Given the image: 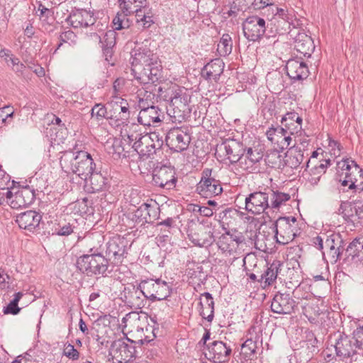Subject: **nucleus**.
<instances>
[{
  "label": "nucleus",
  "instance_id": "obj_1",
  "mask_svg": "<svg viewBox=\"0 0 363 363\" xmlns=\"http://www.w3.org/2000/svg\"><path fill=\"white\" fill-rule=\"evenodd\" d=\"M150 39L141 43L136 41L130 52L135 79L144 85L159 82L162 78L161 62L158 55L150 50Z\"/></svg>",
  "mask_w": 363,
  "mask_h": 363
},
{
  "label": "nucleus",
  "instance_id": "obj_2",
  "mask_svg": "<svg viewBox=\"0 0 363 363\" xmlns=\"http://www.w3.org/2000/svg\"><path fill=\"white\" fill-rule=\"evenodd\" d=\"M60 153V164L62 169L67 174H77L87 184L89 175L98 167L91 155L86 151L72 150Z\"/></svg>",
  "mask_w": 363,
  "mask_h": 363
},
{
  "label": "nucleus",
  "instance_id": "obj_3",
  "mask_svg": "<svg viewBox=\"0 0 363 363\" xmlns=\"http://www.w3.org/2000/svg\"><path fill=\"white\" fill-rule=\"evenodd\" d=\"M77 268L88 277L102 276L106 277L110 263L104 256L101 254H84L77 259Z\"/></svg>",
  "mask_w": 363,
  "mask_h": 363
},
{
  "label": "nucleus",
  "instance_id": "obj_4",
  "mask_svg": "<svg viewBox=\"0 0 363 363\" xmlns=\"http://www.w3.org/2000/svg\"><path fill=\"white\" fill-rule=\"evenodd\" d=\"M143 340L135 342L128 337L113 341L111 346L110 354L114 363H130L138 357Z\"/></svg>",
  "mask_w": 363,
  "mask_h": 363
},
{
  "label": "nucleus",
  "instance_id": "obj_5",
  "mask_svg": "<svg viewBox=\"0 0 363 363\" xmlns=\"http://www.w3.org/2000/svg\"><path fill=\"white\" fill-rule=\"evenodd\" d=\"M274 16L267 24L268 28L267 38L276 37L277 35L289 33L291 26L293 24L294 16L289 13L286 8L274 6L272 9Z\"/></svg>",
  "mask_w": 363,
  "mask_h": 363
},
{
  "label": "nucleus",
  "instance_id": "obj_6",
  "mask_svg": "<svg viewBox=\"0 0 363 363\" xmlns=\"http://www.w3.org/2000/svg\"><path fill=\"white\" fill-rule=\"evenodd\" d=\"M338 167L342 169L340 177L344 175V179H340L342 185H349L350 189H355L361 194L363 190V171L359 165L350 159L342 160L337 163Z\"/></svg>",
  "mask_w": 363,
  "mask_h": 363
},
{
  "label": "nucleus",
  "instance_id": "obj_7",
  "mask_svg": "<svg viewBox=\"0 0 363 363\" xmlns=\"http://www.w3.org/2000/svg\"><path fill=\"white\" fill-rule=\"evenodd\" d=\"M172 285V283L162 279H147L140 282V287L143 290L145 296L152 302L165 300L170 296Z\"/></svg>",
  "mask_w": 363,
  "mask_h": 363
},
{
  "label": "nucleus",
  "instance_id": "obj_8",
  "mask_svg": "<svg viewBox=\"0 0 363 363\" xmlns=\"http://www.w3.org/2000/svg\"><path fill=\"white\" fill-rule=\"evenodd\" d=\"M187 235L189 240L199 247L211 246L215 241L213 229L208 223L191 221Z\"/></svg>",
  "mask_w": 363,
  "mask_h": 363
},
{
  "label": "nucleus",
  "instance_id": "obj_9",
  "mask_svg": "<svg viewBox=\"0 0 363 363\" xmlns=\"http://www.w3.org/2000/svg\"><path fill=\"white\" fill-rule=\"evenodd\" d=\"M196 191L204 198L216 196L223 192L220 182L216 179V173L211 168H205L201 172V177L196 185Z\"/></svg>",
  "mask_w": 363,
  "mask_h": 363
},
{
  "label": "nucleus",
  "instance_id": "obj_10",
  "mask_svg": "<svg viewBox=\"0 0 363 363\" xmlns=\"http://www.w3.org/2000/svg\"><path fill=\"white\" fill-rule=\"evenodd\" d=\"M268 189L267 187L248 194L245 199V210L253 215L267 213V211L271 209Z\"/></svg>",
  "mask_w": 363,
  "mask_h": 363
},
{
  "label": "nucleus",
  "instance_id": "obj_11",
  "mask_svg": "<svg viewBox=\"0 0 363 363\" xmlns=\"http://www.w3.org/2000/svg\"><path fill=\"white\" fill-rule=\"evenodd\" d=\"M294 350L298 362H308L319 351L318 340L314 333L311 330H306L305 340L300 341L298 347Z\"/></svg>",
  "mask_w": 363,
  "mask_h": 363
},
{
  "label": "nucleus",
  "instance_id": "obj_12",
  "mask_svg": "<svg viewBox=\"0 0 363 363\" xmlns=\"http://www.w3.org/2000/svg\"><path fill=\"white\" fill-rule=\"evenodd\" d=\"M152 184L158 187L170 190L176 186L177 178L175 169L171 166L157 165L152 170Z\"/></svg>",
  "mask_w": 363,
  "mask_h": 363
},
{
  "label": "nucleus",
  "instance_id": "obj_13",
  "mask_svg": "<svg viewBox=\"0 0 363 363\" xmlns=\"http://www.w3.org/2000/svg\"><path fill=\"white\" fill-rule=\"evenodd\" d=\"M104 252L110 264L118 265L122 263L127 254L125 240L119 235L113 237L106 243Z\"/></svg>",
  "mask_w": 363,
  "mask_h": 363
},
{
  "label": "nucleus",
  "instance_id": "obj_14",
  "mask_svg": "<svg viewBox=\"0 0 363 363\" xmlns=\"http://www.w3.org/2000/svg\"><path fill=\"white\" fill-rule=\"evenodd\" d=\"M242 30L245 37L249 41L255 42L264 35L267 37L268 28L265 20L258 16L247 17L242 23Z\"/></svg>",
  "mask_w": 363,
  "mask_h": 363
},
{
  "label": "nucleus",
  "instance_id": "obj_15",
  "mask_svg": "<svg viewBox=\"0 0 363 363\" xmlns=\"http://www.w3.org/2000/svg\"><path fill=\"white\" fill-rule=\"evenodd\" d=\"M296 301L289 293L277 292L271 301V311L279 315H290L295 312Z\"/></svg>",
  "mask_w": 363,
  "mask_h": 363
},
{
  "label": "nucleus",
  "instance_id": "obj_16",
  "mask_svg": "<svg viewBox=\"0 0 363 363\" xmlns=\"http://www.w3.org/2000/svg\"><path fill=\"white\" fill-rule=\"evenodd\" d=\"M123 301L133 309H142L146 303L147 300L143 290L140 287V283L135 286L129 284L125 286L123 291Z\"/></svg>",
  "mask_w": 363,
  "mask_h": 363
},
{
  "label": "nucleus",
  "instance_id": "obj_17",
  "mask_svg": "<svg viewBox=\"0 0 363 363\" xmlns=\"http://www.w3.org/2000/svg\"><path fill=\"white\" fill-rule=\"evenodd\" d=\"M217 152H222L230 163L238 162L245 153L242 143L235 139H227L218 145Z\"/></svg>",
  "mask_w": 363,
  "mask_h": 363
},
{
  "label": "nucleus",
  "instance_id": "obj_18",
  "mask_svg": "<svg viewBox=\"0 0 363 363\" xmlns=\"http://www.w3.org/2000/svg\"><path fill=\"white\" fill-rule=\"evenodd\" d=\"M191 138L180 128L171 129L165 136L167 145L174 152H181L189 147Z\"/></svg>",
  "mask_w": 363,
  "mask_h": 363
},
{
  "label": "nucleus",
  "instance_id": "obj_19",
  "mask_svg": "<svg viewBox=\"0 0 363 363\" xmlns=\"http://www.w3.org/2000/svg\"><path fill=\"white\" fill-rule=\"evenodd\" d=\"M289 35L294 40L295 49L304 57H310L315 50L312 38L300 30H289Z\"/></svg>",
  "mask_w": 363,
  "mask_h": 363
},
{
  "label": "nucleus",
  "instance_id": "obj_20",
  "mask_svg": "<svg viewBox=\"0 0 363 363\" xmlns=\"http://www.w3.org/2000/svg\"><path fill=\"white\" fill-rule=\"evenodd\" d=\"M274 228L277 242L280 244H287L296 236L295 226L288 223V220L284 218H279L274 223Z\"/></svg>",
  "mask_w": 363,
  "mask_h": 363
},
{
  "label": "nucleus",
  "instance_id": "obj_21",
  "mask_svg": "<svg viewBox=\"0 0 363 363\" xmlns=\"http://www.w3.org/2000/svg\"><path fill=\"white\" fill-rule=\"evenodd\" d=\"M286 69L287 75L293 82L303 81L309 75L308 65L298 57L289 59L286 62Z\"/></svg>",
  "mask_w": 363,
  "mask_h": 363
},
{
  "label": "nucleus",
  "instance_id": "obj_22",
  "mask_svg": "<svg viewBox=\"0 0 363 363\" xmlns=\"http://www.w3.org/2000/svg\"><path fill=\"white\" fill-rule=\"evenodd\" d=\"M354 342L353 336L349 337L345 334L339 333L334 345L337 356L349 358L356 354H360Z\"/></svg>",
  "mask_w": 363,
  "mask_h": 363
},
{
  "label": "nucleus",
  "instance_id": "obj_23",
  "mask_svg": "<svg viewBox=\"0 0 363 363\" xmlns=\"http://www.w3.org/2000/svg\"><path fill=\"white\" fill-rule=\"evenodd\" d=\"M110 105L113 110L108 118L118 122L117 125L127 124L130 118L129 105L126 100L116 97L115 101H111Z\"/></svg>",
  "mask_w": 363,
  "mask_h": 363
},
{
  "label": "nucleus",
  "instance_id": "obj_24",
  "mask_svg": "<svg viewBox=\"0 0 363 363\" xmlns=\"http://www.w3.org/2000/svg\"><path fill=\"white\" fill-rule=\"evenodd\" d=\"M164 118V113L157 106H151L140 110L138 121L144 126L156 125Z\"/></svg>",
  "mask_w": 363,
  "mask_h": 363
},
{
  "label": "nucleus",
  "instance_id": "obj_25",
  "mask_svg": "<svg viewBox=\"0 0 363 363\" xmlns=\"http://www.w3.org/2000/svg\"><path fill=\"white\" fill-rule=\"evenodd\" d=\"M209 354V359H212L214 362L222 363L228 359L231 354V348L228 347L222 341H213L207 345Z\"/></svg>",
  "mask_w": 363,
  "mask_h": 363
},
{
  "label": "nucleus",
  "instance_id": "obj_26",
  "mask_svg": "<svg viewBox=\"0 0 363 363\" xmlns=\"http://www.w3.org/2000/svg\"><path fill=\"white\" fill-rule=\"evenodd\" d=\"M67 21L75 28L94 26L96 23L93 13L84 9L77 10L71 13L68 16Z\"/></svg>",
  "mask_w": 363,
  "mask_h": 363
},
{
  "label": "nucleus",
  "instance_id": "obj_27",
  "mask_svg": "<svg viewBox=\"0 0 363 363\" xmlns=\"http://www.w3.org/2000/svg\"><path fill=\"white\" fill-rule=\"evenodd\" d=\"M35 199V190L29 186L23 187L14 194V199L10 201L12 208L26 207L33 203Z\"/></svg>",
  "mask_w": 363,
  "mask_h": 363
},
{
  "label": "nucleus",
  "instance_id": "obj_28",
  "mask_svg": "<svg viewBox=\"0 0 363 363\" xmlns=\"http://www.w3.org/2000/svg\"><path fill=\"white\" fill-rule=\"evenodd\" d=\"M42 216L35 211H27L17 216L16 222L18 226L25 230L33 231L39 226Z\"/></svg>",
  "mask_w": 363,
  "mask_h": 363
},
{
  "label": "nucleus",
  "instance_id": "obj_29",
  "mask_svg": "<svg viewBox=\"0 0 363 363\" xmlns=\"http://www.w3.org/2000/svg\"><path fill=\"white\" fill-rule=\"evenodd\" d=\"M243 240L242 235H237L227 231L219 237L217 245L222 252L231 253L236 250Z\"/></svg>",
  "mask_w": 363,
  "mask_h": 363
},
{
  "label": "nucleus",
  "instance_id": "obj_30",
  "mask_svg": "<svg viewBox=\"0 0 363 363\" xmlns=\"http://www.w3.org/2000/svg\"><path fill=\"white\" fill-rule=\"evenodd\" d=\"M225 64L220 58L211 60L201 69V76L206 80L213 79L217 82L223 72Z\"/></svg>",
  "mask_w": 363,
  "mask_h": 363
},
{
  "label": "nucleus",
  "instance_id": "obj_31",
  "mask_svg": "<svg viewBox=\"0 0 363 363\" xmlns=\"http://www.w3.org/2000/svg\"><path fill=\"white\" fill-rule=\"evenodd\" d=\"M199 314L206 319L208 322H211L214 318V301L212 295L209 292H204L200 295Z\"/></svg>",
  "mask_w": 363,
  "mask_h": 363
},
{
  "label": "nucleus",
  "instance_id": "obj_32",
  "mask_svg": "<svg viewBox=\"0 0 363 363\" xmlns=\"http://www.w3.org/2000/svg\"><path fill=\"white\" fill-rule=\"evenodd\" d=\"M302 118L294 111L286 113L281 118V123L287 129L290 135L298 133L302 129Z\"/></svg>",
  "mask_w": 363,
  "mask_h": 363
},
{
  "label": "nucleus",
  "instance_id": "obj_33",
  "mask_svg": "<svg viewBox=\"0 0 363 363\" xmlns=\"http://www.w3.org/2000/svg\"><path fill=\"white\" fill-rule=\"evenodd\" d=\"M346 254L352 262L363 264V237L354 238L347 246Z\"/></svg>",
  "mask_w": 363,
  "mask_h": 363
},
{
  "label": "nucleus",
  "instance_id": "obj_34",
  "mask_svg": "<svg viewBox=\"0 0 363 363\" xmlns=\"http://www.w3.org/2000/svg\"><path fill=\"white\" fill-rule=\"evenodd\" d=\"M190 96L186 94V90L180 87V91H177L174 95V99L170 104V106L173 108L174 113H185L189 111V104L190 102Z\"/></svg>",
  "mask_w": 363,
  "mask_h": 363
},
{
  "label": "nucleus",
  "instance_id": "obj_35",
  "mask_svg": "<svg viewBox=\"0 0 363 363\" xmlns=\"http://www.w3.org/2000/svg\"><path fill=\"white\" fill-rule=\"evenodd\" d=\"M88 179L91 193L102 191L107 189L108 179L102 174L99 167L89 175Z\"/></svg>",
  "mask_w": 363,
  "mask_h": 363
},
{
  "label": "nucleus",
  "instance_id": "obj_36",
  "mask_svg": "<svg viewBox=\"0 0 363 363\" xmlns=\"http://www.w3.org/2000/svg\"><path fill=\"white\" fill-rule=\"evenodd\" d=\"M139 139V141L132 145V148L138 152L141 159L145 160L156 155L152 152L154 149L151 145L152 141L148 138L147 134L143 135Z\"/></svg>",
  "mask_w": 363,
  "mask_h": 363
},
{
  "label": "nucleus",
  "instance_id": "obj_37",
  "mask_svg": "<svg viewBox=\"0 0 363 363\" xmlns=\"http://www.w3.org/2000/svg\"><path fill=\"white\" fill-rule=\"evenodd\" d=\"M84 242L87 249L86 254L104 255L105 246H104V238L103 235L96 233L87 236L85 238Z\"/></svg>",
  "mask_w": 363,
  "mask_h": 363
},
{
  "label": "nucleus",
  "instance_id": "obj_38",
  "mask_svg": "<svg viewBox=\"0 0 363 363\" xmlns=\"http://www.w3.org/2000/svg\"><path fill=\"white\" fill-rule=\"evenodd\" d=\"M304 160L303 152L298 146L294 145L289 148L286 153L285 164L291 169L300 167Z\"/></svg>",
  "mask_w": 363,
  "mask_h": 363
},
{
  "label": "nucleus",
  "instance_id": "obj_39",
  "mask_svg": "<svg viewBox=\"0 0 363 363\" xmlns=\"http://www.w3.org/2000/svg\"><path fill=\"white\" fill-rule=\"evenodd\" d=\"M338 211L347 223H352L354 227H357L358 224H362L360 219H357V215H356V211L352 201L342 202Z\"/></svg>",
  "mask_w": 363,
  "mask_h": 363
},
{
  "label": "nucleus",
  "instance_id": "obj_40",
  "mask_svg": "<svg viewBox=\"0 0 363 363\" xmlns=\"http://www.w3.org/2000/svg\"><path fill=\"white\" fill-rule=\"evenodd\" d=\"M269 193L270 206L272 210H278L279 208L285 205L286 203L291 199L289 194L281 192L279 190H274L269 187L267 190Z\"/></svg>",
  "mask_w": 363,
  "mask_h": 363
},
{
  "label": "nucleus",
  "instance_id": "obj_41",
  "mask_svg": "<svg viewBox=\"0 0 363 363\" xmlns=\"http://www.w3.org/2000/svg\"><path fill=\"white\" fill-rule=\"evenodd\" d=\"M282 264L279 260H274L261 276V279L264 280L265 286H270L276 280L279 268Z\"/></svg>",
  "mask_w": 363,
  "mask_h": 363
},
{
  "label": "nucleus",
  "instance_id": "obj_42",
  "mask_svg": "<svg viewBox=\"0 0 363 363\" xmlns=\"http://www.w3.org/2000/svg\"><path fill=\"white\" fill-rule=\"evenodd\" d=\"M157 96L160 100L167 101L171 104L174 99V95L177 91H180V86L177 84H171L166 86H160L157 87Z\"/></svg>",
  "mask_w": 363,
  "mask_h": 363
},
{
  "label": "nucleus",
  "instance_id": "obj_43",
  "mask_svg": "<svg viewBox=\"0 0 363 363\" xmlns=\"http://www.w3.org/2000/svg\"><path fill=\"white\" fill-rule=\"evenodd\" d=\"M240 217L238 210L233 208H227L219 213L218 218L223 226L233 225L236 220Z\"/></svg>",
  "mask_w": 363,
  "mask_h": 363
},
{
  "label": "nucleus",
  "instance_id": "obj_44",
  "mask_svg": "<svg viewBox=\"0 0 363 363\" xmlns=\"http://www.w3.org/2000/svg\"><path fill=\"white\" fill-rule=\"evenodd\" d=\"M118 2L121 11L133 13L137 8H145L147 0H119Z\"/></svg>",
  "mask_w": 363,
  "mask_h": 363
},
{
  "label": "nucleus",
  "instance_id": "obj_45",
  "mask_svg": "<svg viewBox=\"0 0 363 363\" xmlns=\"http://www.w3.org/2000/svg\"><path fill=\"white\" fill-rule=\"evenodd\" d=\"M233 43L229 34H223L218 45L217 51L220 56H227L232 52Z\"/></svg>",
  "mask_w": 363,
  "mask_h": 363
},
{
  "label": "nucleus",
  "instance_id": "obj_46",
  "mask_svg": "<svg viewBox=\"0 0 363 363\" xmlns=\"http://www.w3.org/2000/svg\"><path fill=\"white\" fill-rule=\"evenodd\" d=\"M74 226L66 220H60L54 228L53 234L59 236H68L74 232Z\"/></svg>",
  "mask_w": 363,
  "mask_h": 363
},
{
  "label": "nucleus",
  "instance_id": "obj_47",
  "mask_svg": "<svg viewBox=\"0 0 363 363\" xmlns=\"http://www.w3.org/2000/svg\"><path fill=\"white\" fill-rule=\"evenodd\" d=\"M289 133L284 127L277 126L276 128L271 127L267 131L266 135L268 140L276 143V140H282L286 134Z\"/></svg>",
  "mask_w": 363,
  "mask_h": 363
},
{
  "label": "nucleus",
  "instance_id": "obj_48",
  "mask_svg": "<svg viewBox=\"0 0 363 363\" xmlns=\"http://www.w3.org/2000/svg\"><path fill=\"white\" fill-rule=\"evenodd\" d=\"M111 112H112V110L108 112L104 105L96 104L91 108V116H95L98 121H101L104 118L110 120L108 116H110Z\"/></svg>",
  "mask_w": 363,
  "mask_h": 363
},
{
  "label": "nucleus",
  "instance_id": "obj_49",
  "mask_svg": "<svg viewBox=\"0 0 363 363\" xmlns=\"http://www.w3.org/2000/svg\"><path fill=\"white\" fill-rule=\"evenodd\" d=\"M148 138L152 141L151 145L152 146L155 152L156 155L161 152V149L164 144L163 137L160 136L158 133L152 132L147 134Z\"/></svg>",
  "mask_w": 363,
  "mask_h": 363
},
{
  "label": "nucleus",
  "instance_id": "obj_50",
  "mask_svg": "<svg viewBox=\"0 0 363 363\" xmlns=\"http://www.w3.org/2000/svg\"><path fill=\"white\" fill-rule=\"evenodd\" d=\"M152 208L150 204L143 203L135 211L134 216L135 218L145 220L147 222V216H150V210Z\"/></svg>",
  "mask_w": 363,
  "mask_h": 363
},
{
  "label": "nucleus",
  "instance_id": "obj_51",
  "mask_svg": "<svg viewBox=\"0 0 363 363\" xmlns=\"http://www.w3.org/2000/svg\"><path fill=\"white\" fill-rule=\"evenodd\" d=\"M257 343L251 338L247 339L242 345V352L246 357L250 358L252 355L256 353Z\"/></svg>",
  "mask_w": 363,
  "mask_h": 363
},
{
  "label": "nucleus",
  "instance_id": "obj_52",
  "mask_svg": "<svg viewBox=\"0 0 363 363\" xmlns=\"http://www.w3.org/2000/svg\"><path fill=\"white\" fill-rule=\"evenodd\" d=\"M138 128H139L138 125L133 124L132 128L133 130L131 131L130 129L127 133V140L124 139V142L128 143L129 146H132L134 143L139 141L140 137L143 136V135L138 131Z\"/></svg>",
  "mask_w": 363,
  "mask_h": 363
},
{
  "label": "nucleus",
  "instance_id": "obj_53",
  "mask_svg": "<svg viewBox=\"0 0 363 363\" xmlns=\"http://www.w3.org/2000/svg\"><path fill=\"white\" fill-rule=\"evenodd\" d=\"M352 336L358 352L363 355V330L357 328L353 331Z\"/></svg>",
  "mask_w": 363,
  "mask_h": 363
},
{
  "label": "nucleus",
  "instance_id": "obj_54",
  "mask_svg": "<svg viewBox=\"0 0 363 363\" xmlns=\"http://www.w3.org/2000/svg\"><path fill=\"white\" fill-rule=\"evenodd\" d=\"M246 157L252 163L255 164L259 162L263 157V154L257 150H254L252 147H249L246 150Z\"/></svg>",
  "mask_w": 363,
  "mask_h": 363
},
{
  "label": "nucleus",
  "instance_id": "obj_55",
  "mask_svg": "<svg viewBox=\"0 0 363 363\" xmlns=\"http://www.w3.org/2000/svg\"><path fill=\"white\" fill-rule=\"evenodd\" d=\"M63 354L73 361L77 360L79 357V352L69 343L65 345Z\"/></svg>",
  "mask_w": 363,
  "mask_h": 363
},
{
  "label": "nucleus",
  "instance_id": "obj_56",
  "mask_svg": "<svg viewBox=\"0 0 363 363\" xmlns=\"http://www.w3.org/2000/svg\"><path fill=\"white\" fill-rule=\"evenodd\" d=\"M147 89H150V91L145 90L142 99L154 104V101L158 99L157 96V86L151 84Z\"/></svg>",
  "mask_w": 363,
  "mask_h": 363
},
{
  "label": "nucleus",
  "instance_id": "obj_57",
  "mask_svg": "<svg viewBox=\"0 0 363 363\" xmlns=\"http://www.w3.org/2000/svg\"><path fill=\"white\" fill-rule=\"evenodd\" d=\"M101 45L106 46L108 48H113L116 45V37L113 30L107 31L101 43Z\"/></svg>",
  "mask_w": 363,
  "mask_h": 363
},
{
  "label": "nucleus",
  "instance_id": "obj_58",
  "mask_svg": "<svg viewBox=\"0 0 363 363\" xmlns=\"http://www.w3.org/2000/svg\"><path fill=\"white\" fill-rule=\"evenodd\" d=\"M361 196H359V199H357L353 200L352 204L354 205V208L356 211V215H357V219L362 220L363 219V193L362 192Z\"/></svg>",
  "mask_w": 363,
  "mask_h": 363
},
{
  "label": "nucleus",
  "instance_id": "obj_59",
  "mask_svg": "<svg viewBox=\"0 0 363 363\" xmlns=\"http://www.w3.org/2000/svg\"><path fill=\"white\" fill-rule=\"evenodd\" d=\"M114 153L117 154L119 157H127L129 156L128 151L125 150L122 140H116L113 144Z\"/></svg>",
  "mask_w": 363,
  "mask_h": 363
},
{
  "label": "nucleus",
  "instance_id": "obj_60",
  "mask_svg": "<svg viewBox=\"0 0 363 363\" xmlns=\"http://www.w3.org/2000/svg\"><path fill=\"white\" fill-rule=\"evenodd\" d=\"M76 35L72 30H67L65 32H62L60 36V43L57 45V49H59L64 43H68L69 41L73 42Z\"/></svg>",
  "mask_w": 363,
  "mask_h": 363
},
{
  "label": "nucleus",
  "instance_id": "obj_61",
  "mask_svg": "<svg viewBox=\"0 0 363 363\" xmlns=\"http://www.w3.org/2000/svg\"><path fill=\"white\" fill-rule=\"evenodd\" d=\"M132 13H126V12H121L118 13L116 16L113 19V28L114 30H122L123 26H121L123 18H124L125 16H128L131 14Z\"/></svg>",
  "mask_w": 363,
  "mask_h": 363
},
{
  "label": "nucleus",
  "instance_id": "obj_62",
  "mask_svg": "<svg viewBox=\"0 0 363 363\" xmlns=\"http://www.w3.org/2000/svg\"><path fill=\"white\" fill-rule=\"evenodd\" d=\"M330 160H323L322 161V162L318 164V165H315L313 167H312L311 169H310V172H312L313 174H316V172L318 174H321V173H325V169L326 168L328 167V166H330Z\"/></svg>",
  "mask_w": 363,
  "mask_h": 363
},
{
  "label": "nucleus",
  "instance_id": "obj_63",
  "mask_svg": "<svg viewBox=\"0 0 363 363\" xmlns=\"http://www.w3.org/2000/svg\"><path fill=\"white\" fill-rule=\"evenodd\" d=\"M21 311V308L16 304V301H11L10 303L4 308V314L16 315Z\"/></svg>",
  "mask_w": 363,
  "mask_h": 363
},
{
  "label": "nucleus",
  "instance_id": "obj_64",
  "mask_svg": "<svg viewBox=\"0 0 363 363\" xmlns=\"http://www.w3.org/2000/svg\"><path fill=\"white\" fill-rule=\"evenodd\" d=\"M38 11H40V18H43V20L45 21H48V18L50 17H52V16L53 15V12L50 9L45 8L41 4L39 5Z\"/></svg>",
  "mask_w": 363,
  "mask_h": 363
}]
</instances>
